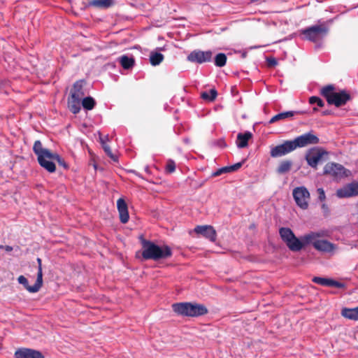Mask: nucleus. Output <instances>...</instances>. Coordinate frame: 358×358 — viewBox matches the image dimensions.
I'll return each instance as SVG.
<instances>
[{"label": "nucleus", "mask_w": 358, "mask_h": 358, "mask_svg": "<svg viewBox=\"0 0 358 358\" xmlns=\"http://www.w3.org/2000/svg\"><path fill=\"white\" fill-rule=\"evenodd\" d=\"M121 66L124 69H129L134 64V59L132 57H129L127 55H122L118 59Z\"/></svg>", "instance_id": "a878e982"}, {"label": "nucleus", "mask_w": 358, "mask_h": 358, "mask_svg": "<svg viewBox=\"0 0 358 358\" xmlns=\"http://www.w3.org/2000/svg\"><path fill=\"white\" fill-rule=\"evenodd\" d=\"M113 3V0H92L89 1L88 6L99 8H108Z\"/></svg>", "instance_id": "5701e85b"}, {"label": "nucleus", "mask_w": 358, "mask_h": 358, "mask_svg": "<svg viewBox=\"0 0 358 358\" xmlns=\"http://www.w3.org/2000/svg\"><path fill=\"white\" fill-rule=\"evenodd\" d=\"M327 155V152L322 148L315 147L309 149L306 154L305 159L308 164L315 169H317V165L321 162L324 155Z\"/></svg>", "instance_id": "0eeeda50"}, {"label": "nucleus", "mask_w": 358, "mask_h": 358, "mask_svg": "<svg viewBox=\"0 0 358 358\" xmlns=\"http://www.w3.org/2000/svg\"><path fill=\"white\" fill-rule=\"evenodd\" d=\"M292 166V162L290 160H284L280 162L277 168V172L279 174H284L290 171Z\"/></svg>", "instance_id": "bb28decb"}, {"label": "nucleus", "mask_w": 358, "mask_h": 358, "mask_svg": "<svg viewBox=\"0 0 358 358\" xmlns=\"http://www.w3.org/2000/svg\"><path fill=\"white\" fill-rule=\"evenodd\" d=\"M217 95V92L215 89H211L208 92H203L201 94V96L203 99L212 101L215 99Z\"/></svg>", "instance_id": "c85d7f7f"}, {"label": "nucleus", "mask_w": 358, "mask_h": 358, "mask_svg": "<svg viewBox=\"0 0 358 358\" xmlns=\"http://www.w3.org/2000/svg\"><path fill=\"white\" fill-rule=\"evenodd\" d=\"M145 173H148V174H150V173H151L150 170V168H149V166H146L145 167Z\"/></svg>", "instance_id": "a18cd8bd"}, {"label": "nucleus", "mask_w": 358, "mask_h": 358, "mask_svg": "<svg viewBox=\"0 0 358 358\" xmlns=\"http://www.w3.org/2000/svg\"><path fill=\"white\" fill-rule=\"evenodd\" d=\"M252 134L250 131L239 133L237 135L236 145L239 148H244L248 146V141L252 138Z\"/></svg>", "instance_id": "412c9836"}, {"label": "nucleus", "mask_w": 358, "mask_h": 358, "mask_svg": "<svg viewBox=\"0 0 358 358\" xmlns=\"http://www.w3.org/2000/svg\"><path fill=\"white\" fill-rule=\"evenodd\" d=\"M17 281L20 284L22 285L28 292H29L31 293H36L42 287V285H43L42 274L41 272L39 274H37L36 281L33 286H30L29 285L27 279L24 275H20L17 278Z\"/></svg>", "instance_id": "4468645a"}, {"label": "nucleus", "mask_w": 358, "mask_h": 358, "mask_svg": "<svg viewBox=\"0 0 358 358\" xmlns=\"http://www.w3.org/2000/svg\"><path fill=\"white\" fill-rule=\"evenodd\" d=\"M164 59V55L159 52H152L150 56V62L152 66L159 65Z\"/></svg>", "instance_id": "cd10ccee"}, {"label": "nucleus", "mask_w": 358, "mask_h": 358, "mask_svg": "<svg viewBox=\"0 0 358 358\" xmlns=\"http://www.w3.org/2000/svg\"><path fill=\"white\" fill-rule=\"evenodd\" d=\"M173 312L182 317H196L208 313L207 308L201 303L180 302L172 304Z\"/></svg>", "instance_id": "f03ea898"}, {"label": "nucleus", "mask_w": 358, "mask_h": 358, "mask_svg": "<svg viewBox=\"0 0 358 358\" xmlns=\"http://www.w3.org/2000/svg\"><path fill=\"white\" fill-rule=\"evenodd\" d=\"M295 150V145L292 141H285L283 143L272 147L270 155L276 158L286 155Z\"/></svg>", "instance_id": "9d476101"}, {"label": "nucleus", "mask_w": 358, "mask_h": 358, "mask_svg": "<svg viewBox=\"0 0 358 358\" xmlns=\"http://www.w3.org/2000/svg\"><path fill=\"white\" fill-rule=\"evenodd\" d=\"M194 231L196 234H201L205 238L209 239L210 241L213 242L216 239V232L212 226H197L195 227Z\"/></svg>", "instance_id": "f3484780"}, {"label": "nucleus", "mask_w": 358, "mask_h": 358, "mask_svg": "<svg viewBox=\"0 0 358 358\" xmlns=\"http://www.w3.org/2000/svg\"><path fill=\"white\" fill-rule=\"evenodd\" d=\"M213 53L211 51H192L188 56L187 59L192 62L202 64L204 62H210L212 59Z\"/></svg>", "instance_id": "9b49d317"}, {"label": "nucleus", "mask_w": 358, "mask_h": 358, "mask_svg": "<svg viewBox=\"0 0 358 358\" xmlns=\"http://www.w3.org/2000/svg\"><path fill=\"white\" fill-rule=\"evenodd\" d=\"M38 162L41 167L50 173H54L56 166L54 159V152H50L47 155H41L37 158Z\"/></svg>", "instance_id": "f8f14e48"}, {"label": "nucleus", "mask_w": 358, "mask_h": 358, "mask_svg": "<svg viewBox=\"0 0 358 358\" xmlns=\"http://www.w3.org/2000/svg\"><path fill=\"white\" fill-rule=\"evenodd\" d=\"M322 208H324V209H327V206H326V204H325V203H323V204H322Z\"/></svg>", "instance_id": "de8ad7c7"}, {"label": "nucleus", "mask_w": 358, "mask_h": 358, "mask_svg": "<svg viewBox=\"0 0 358 358\" xmlns=\"http://www.w3.org/2000/svg\"><path fill=\"white\" fill-rule=\"evenodd\" d=\"M184 141H185V143H188V140H187V139H185V140H184Z\"/></svg>", "instance_id": "3c124183"}, {"label": "nucleus", "mask_w": 358, "mask_h": 358, "mask_svg": "<svg viewBox=\"0 0 358 358\" xmlns=\"http://www.w3.org/2000/svg\"><path fill=\"white\" fill-rule=\"evenodd\" d=\"M37 262L38 264L37 274H39L41 272V274L43 275L41 259L40 258H37Z\"/></svg>", "instance_id": "a19ab883"}, {"label": "nucleus", "mask_w": 358, "mask_h": 358, "mask_svg": "<svg viewBox=\"0 0 358 358\" xmlns=\"http://www.w3.org/2000/svg\"><path fill=\"white\" fill-rule=\"evenodd\" d=\"M346 169L341 164L337 163H328L324 167V174L331 175L334 177H343L346 176Z\"/></svg>", "instance_id": "ddd939ff"}, {"label": "nucleus", "mask_w": 358, "mask_h": 358, "mask_svg": "<svg viewBox=\"0 0 358 358\" xmlns=\"http://www.w3.org/2000/svg\"><path fill=\"white\" fill-rule=\"evenodd\" d=\"M83 80H78L76 81L73 87L72 91H71V98L73 100H76V102L78 103V101H80L83 96L85 95V93L83 92Z\"/></svg>", "instance_id": "aec40b11"}, {"label": "nucleus", "mask_w": 358, "mask_h": 358, "mask_svg": "<svg viewBox=\"0 0 358 358\" xmlns=\"http://www.w3.org/2000/svg\"><path fill=\"white\" fill-rule=\"evenodd\" d=\"M243 162H243H238L234 165H231V166H229V171L231 172H234V171H236L237 170H238L243 164Z\"/></svg>", "instance_id": "4c0bfd02"}, {"label": "nucleus", "mask_w": 358, "mask_h": 358, "mask_svg": "<svg viewBox=\"0 0 358 358\" xmlns=\"http://www.w3.org/2000/svg\"><path fill=\"white\" fill-rule=\"evenodd\" d=\"M319 138L312 132L306 133L292 140V143L295 145V150L297 148H303L309 145H315L319 143Z\"/></svg>", "instance_id": "1a4fd4ad"}, {"label": "nucleus", "mask_w": 358, "mask_h": 358, "mask_svg": "<svg viewBox=\"0 0 358 358\" xmlns=\"http://www.w3.org/2000/svg\"><path fill=\"white\" fill-rule=\"evenodd\" d=\"M103 148L105 151V152L107 154L108 157H110L111 159H115L114 155L112 153V151L110 150V148L109 145H108L106 143H103Z\"/></svg>", "instance_id": "e433bc0d"}, {"label": "nucleus", "mask_w": 358, "mask_h": 358, "mask_svg": "<svg viewBox=\"0 0 358 358\" xmlns=\"http://www.w3.org/2000/svg\"><path fill=\"white\" fill-rule=\"evenodd\" d=\"M322 115H327L331 114V111L329 110H324L322 113Z\"/></svg>", "instance_id": "49530a36"}, {"label": "nucleus", "mask_w": 358, "mask_h": 358, "mask_svg": "<svg viewBox=\"0 0 358 358\" xmlns=\"http://www.w3.org/2000/svg\"><path fill=\"white\" fill-rule=\"evenodd\" d=\"M318 194V199L321 201H323L326 199L324 191L322 188H318L317 190Z\"/></svg>", "instance_id": "58836bf2"}, {"label": "nucleus", "mask_w": 358, "mask_h": 358, "mask_svg": "<svg viewBox=\"0 0 358 358\" xmlns=\"http://www.w3.org/2000/svg\"><path fill=\"white\" fill-rule=\"evenodd\" d=\"M96 102L91 96L85 97L82 101V105L86 110H92L95 106Z\"/></svg>", "instance_id": "c756f323"}, {"label": "nucleus", "mask_w": 358, "mask_h": 358, "mask_svg": "<svg viewBox=\"0 0 358 358\" xmlns=\"http://www.w3.org/2000/svg\"><path fill=\"white\" fill-rule=\"evenodd\" d=\"M313 111H314V112L317 111V108H315V107H314V108H313Z\"/></svg>", "instance_id": "8fccbe9b"}, {"label": "nucleus", "mask_w": 358, "mask_h": 358, "mask_svg": "<svg viewBox=\"0 0 358 358\" xmlns=\"http://www.w3.org/2000/svg\"><path fill=\"white\" fill-rule=\"evenodd\" d=\"M15 358H44L43 354L36 350L22 348L15 352Z\"/></svg>", "instance_id": "dca6fc26"}, {"label": "nucleus", "mask_w": 358, "mask_h": 358, "mask_svg": "<svg viewBox=\"0 0 358 358\" xmlns=\"http://www.w3.org/2000/svg\"><path fill=\"white\" fill-rule=\"evenodd\" d=\"M4 246L5 245H0V249H3L4 250Z\"/></svg>", "instance_id": "09e8293b"}, {"label": "nucleus", "mask_w": 358, "mask_h": 358, "mask_svg": "<svg viewBox=\"0 0 358 358\" xmlns=\"http://www.w3.org/2000/svg\"><path fill=\"white\" fill-rule=\"evenodd\" d=\"M279 235L282 241L292 252H299L305 247L303 236L300 238H297L289 227H280Z\"/></svg>", "instance_id": "20e7f679"}, {"label": "nucleus", "mask_w": 358, "mask_h": 358, "mask_svg": "<svg viewBox=\"0 0 358 358\" xmlns=\"http://www.w3.org/2000/svg\"><path fill=\"white\" fill-rule=\"evenodd\" d=\"M227 56L224 53H218L215 57V65L218 67H222L226 64Z\"/></svg>", "instance_id": "7c9ffc66"}, {"label": "nucleus", "mask_w": 358, "mask_h": 358, "mask_svg": "<svg viewBox=\"0 0 358 358\" xmlns=\"http://www.w3.org/2000/svg\"><path fill=\"white\" fill-rule=\"evenodd\" d=\"M310 104H317L319 107L324 106V101L318 96H313L309 98Z\"/></svg>", "instance_id": "72a5a7b5"}, {"label": "nucleus", "mask_w": 358, "mask_h": 358, "mask_svg": "<svg viewBox=\"0 0 358 358\" xmlns=\"http://www.w3.org/2000/svg\"><path fill=\"white\" fill-rule=\"evenodd\" d=\"M341 315L348 320H358V306L355 308H343L341 310Z\"/></svg>", "instance_id": "4be33fe9"}, {"label": "nucleus", "mask_w": 358, "mask_h": 358, "mask_svg": "<svg viewBox=\"0 0 358 358\" xmlns=\"http://www.w3.org/2000/svg\"><path fill=\"white\" fill-rule=\"evenodd\" d=\"M54 159L55 161L57 162L59 166L64 167L65 169L69 168V166L64 159H62L57 153L54 152Z\"/></svg>", "instance_id": "f704fd0d"}, {"label": "nucleus", "mask_w": 358, "mask_h": 358, "mask_svg": "<svg viewBox=\"0 0 358 358\" xmlns=\"http://www.w3.org/2000/svg\"><path fill=\"white\" fill-rule=\"evenodd\" d=\"M231 173V171H229V166H224V167H222L219 169H217L216 171H215L213 173V176H219L220 175H222V173Z\"/></svg>", "instance_id": "c9c22d12"}, {"label": "nucleus", "mask_w": 358, "mask_h": 358, "mask_svg": "<svg viewBox=\"0 0 358 358\" xmlns=\"http://www.w3.org/2000/svg\"><path fill=\"white\" fill-rule=\"evenodd\" d=\"M358 195L357 182L350 183L336 191V196L339 198H348Z\"/></svg>", "instance_id": "2eb2a0df"}, {"label": "nucleus", "mask_w": 358, "mask_h": 358, "mask_svg": "<svg viewBox=\"0 0 358 358\" xmlns=\"http://www.w3.org/2000/svg\"><path fill=\"white\" fill-rule=\"evenodd\" d=\"M293 196L296 203L302 209H306L308 206L310 194L305 187H296L293 190Z\"/></svg>", "instance_id": "6e6552de"}, {"label": "nucleus", "mask_w": 358, "mask_h": 358, "mask_svg": "<svg viewBox=\"0 0 358 358\" xmlns=\"http://www.w3.org/2000/svg\"><path fill=\"white\" fill-rule=\"evenodd\" d=\"M13 247L12 246H10V245H5L4 246V250L6 251V252H11L13 250Z\"/></svg>", "instance_id": "37998d69"}, {"label": "nucleus", "mask_w": 358, "mask_h": 358, "mask_svg": "<svg viewBox=\"0 0 358 358\" xmlns=\"http://www.w3.org/2000/svg\"><path fill=\"white\" fill-rule=\"evenodd\" d=\"M80 101H78V103L76 102V100L72 99V101L69 103V107L71 108V110L74 113H78L80 110Z\"/></svg>", "instance_id": "473e14b6"}, {"label": "nucleus", "mask_w": 358, "mask_h": 358, "mask_svg": "<svg viewBox=\"0 0 358 358\" xmlns=\"http://www.w3.org/2000/svg\"><path fill=\"white\" fill-rule=\"evenodd\" d=\"M267 62L270 66H275V65H277V61L273 57L268 58Z\"/></svg>", "instance_id": "ea45409f"}, {"label": "nucleus", "mask_w": 358, "mask_h": 358, "mask_svg": "<svg viewBox=\"0 0 358 358\" xmlns=\"http://www.w3.org/2000/svg\"><path fill=\"white\" fill-rule=\"evenodd\" d=\"M117 208L119 212L120 222L123 224L127 223L129 221V215L127 204L123 198H120L117 201Z\"/></svg>", "instance_id": "a211bd4d"}, {"label": "nucleus", "mask_w": 358, "mask_h": 358, "mask_svg": "<svg viewBox=\"0 0 358 358\" xmlns=\"http://www.w3.org/2000/svg\"><path fill=\"white\" fill-rule=\"evenodd\" d=\"M33 150L36 155H37V158L41 155H47V153L50 152L48 149L43 147L42 143L39 140L35 141L33 146Z\"/></svg>", "instance_id": "393cba45"}, {"label": "nucleus", "mask_w": 358, "mask_h": 358, "mask_svg": "<svg viewBox=\"0 0 358 358\" xmlns=\"http://www.w3.org/2000/svg\"><path fill=\"white\" fill-rule=\"evenodd\" d=\"M176 170V163L173 159H169L166 162L165 171L167 173H172Z\"/></svg>", "instance_id": "2f4dec72"}, {"label": "nucleus", "mask_w": 358, "mask_h": 358, "mask_svg": "<svg viewBox=\"0 0 358 358\" xmlns=\"http://www.w3.org/2000/svg\"><path fill=\"white\" fill-rule=\"evenodd\" d=\"M296 113L297 112H296V111H286V112L280 113L274 115L272 118H271L268 123L273 124V123H275V122L282 120L290 118V117H293Z\"/></svg>", "instance_id": "b1692460"}, {"label": "nucleus", "mask_w": 358, "mask_h": 358, "mask_svg": "<svg viewBox=\"0 0 358 358\" xmlns=\"http://www.w3.org/2000/svg\"><path fill=\"white\" fill-rule=\"evenodd\" d=\"M217 145L220 146V147H225L227 145H226V143L225 141L223 140V139H220L219 141H217Z\"/></svg>", "instance_id": "79ce46f5"}, {"label": "nucleus", "mask_w": 358, "mask_h": 358, "mask_svg": "<svg viewBox=\"0 0 358 358\" xmlns=\"http://www.w3.org/2000/svg\"><path fill=\"white\" fill-rule=\"evenodd\" d=\"M320 94L326 99L328 104L337 108L345 106L351 99L350 94L345 90L335 92V87L333 85L323 87L320 90Z\"/></svg>", "instance_id": "7ed1b4c3"}, {"label": "nucleus", "mask_w": 358, "mask_h": 358, "mask_svg": "<svg viewBox=\"0 0 358 358\" xmlns=\"http://www.w3.org/2000/svg\"><path fill=\"white\" fill-rule=\"evenodd\" d=\"M313 281L318 285L325 287H334L337 288H342L344 287V284L338 281L334 280L331 278H326L322 277H314Z\"/></svg>", "instance_id": "6ab92c4d"}, {"label": "nucleus", "mask_w": 358, "mask_h": 358, "mask_svg": "<svg viewBox=\"0 0 358 358\" xmlns=\"http://www.w3.org/2000/svg\"><path fill=\"white\" fill-rule=\"evenodd\" d=\"M329 29L327 27L322 24L309 27L301 31V34L303 36V38L312 41L317 42L324 36L327 35Z\"/></svg>", "instance_id": "423d86ee"}, {"label": "nucleus", "mask_w": 358, "mask_h": 358, "mask_svg": "<svg viewBox=\"0 0 358 358\" xmlns=\"http://www.w3.org/2000/svg\"><path fill=\"white\" fill-rule=\"evenodd\" d=\"M357 184H358V182H357Z\"/></svg>", "instance_id": "603ef678"}, {"label": "nucleus", "mask_w": 358, "mask_h": 358, "mask_svg": "<svg viewBox=\"0 0 358 358\" xmlns=\"http://www.w3.org/2000/svg\"><path fill=\"white\" fill-rule=\"evenodd\" d=\"M142 257L145 260L166 259L173 255L172 250L169 246L166 245L160 246L147 240L142 241Z\"/></svg>", "instance_id": "f257e3e1"}, {"label": "nucleus", "mask_w": 358, "mask_h": 358, "mask_svg": "<svg viewBox=\"0 0 358 358\" xmlns=\"http://www.w3.org/2000/svg\"><path fill=\"white\" fill-rule=\"evenodd\" d=\"M320 234L317 232H310L303 236V240L305 242V246L313 245L315 249L322 252H331L336 248V245L327 240L320 239Z\"/></svg>", "instance_id": "39448f33"}, {"label": "nucleus", "mask_w": 358, "mask_h": 358, "mask_svg": "<svg viewBox=\"0 0 358 358\" xmlns=\"http://www.w3.org/2000/svg\"><path fill=\"white\" fill-rule=\"evenodd\" d=\"M131 172H132L133 173H134L136 176H138V177H139V178H142V179H144V178H143V176H142L139 173H138L137 171H131Z\"/></svg>", "instance_id": "c03bdc74"}]
</instances>
